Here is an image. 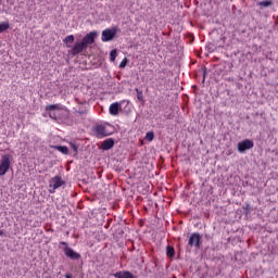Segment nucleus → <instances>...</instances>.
Returning <instances> with one entry per match:
<instances>
[{"instance_id":"obj_1","label":"nucleus","mask_w":278,"mask_h":278,"mask_svg":"<svg viewBox=\"0 0 278 278\" xmlns=\"http://www.w3.org/2000/svg\"><path fill=\"white\" fill-rule=\"evenodd\" d=\"M46 112L52 121H58L60 116V111L62 110V104H48L46 105Z\"/></svg>"},{"instance_id":"obj_2","label":"nucleus","mask_w":278,"mask_h":278,"mask_svg":"<svg viewBox=\"0 0 278 278\" xmlns=\"http://www.w3.org/2000/svg\"><path fill=\"white\" fill-rule=\"evenodd\" d=\"M12 164V155L4 154L0 161V177H3L8 170H10V166Z\"/></svg>"},{"instance_id":"obj_3","label":"nucleus","mask_w":278,"mask_h":278,"mask_svg":"<svg viewBox=\"0 0 278 278\" xmlns=\"http://www.w3.org/2000/svg\"><path fill=\"white\" fill-rule=\"evenodd\" d=\"M60 247H65L63 249L64 255H66L70 260H81V254H79L78 252H75L72 248H68V243H66V241H61L60 242Z\"/></svg>"},{"instance_id":"obj_4","label":"nucleus","mask_w":278,"mask_h":278,"mask_svg":"<svg viewBox=\"0 0 278 278\" xmlns=\"http://www.w3.org/2000/svg\"><path fill=\"white\" fill-rule=\"evenodd\" d=\"M64 184L65 181L62 179V176H54L50 179L49 193L54 194L55 190H58V188H62Z\"/></svg>"},{"instance_id":"obj_5","label":"nucleus","mask_w":278,"mask_h":278,"mask_svg":"<svg viewBox=\"0 0 278 278\" xmlns=\"http://www.w3.org/2000/svg\"><path fill=\"white\" fill-rule=\"evenodd\" d=\"M201 235L198 232H192L188 240V247H195V249H201Z\"/></svg>"},{"instance_id":"obj_6","label":"nucleus","mask_w":278,"mask_h":278,"mask_svg":"<svg viewBox=\"0 0 278 278\" xmlns=\"http://www.w3.org/2000/svg\"><path fill=\"white\" fill-rule=\"evenodd\" d=\"M253 147H255V143H253V140L245 139L238 143L237 149L239 153H244V151H249V149H253Z\"/></svg>"},{"instance_id":"obj_7","label":"nucleus","mask_w":278,"mask_h":278,"mask_svg":"<svg viewBox=\"0 0 278 278\" xmlns=\"http://www.w3.org/2000/svg\"><path fill=\"white\" fill-rule=\"evenodd\" d=\"M114 36H116V29L106 28L102 31L101 40L102 42H110V40H114Z\"/></svg>"},{"instance_id":"obj_8","label":"nucleus","mask_w":278,"mask_h":278,"mask_svg":"<svg viewBox=\"0 0 278 278\" xmlns=\"http://www.w3.org/2000/svg\"><path fill=\"white\" fill-rule=\"evenodd\" d=\"M98 34L97 31H90L85 37H83L81 42L85 43L86 48L88 49V46L94 45V40L97 38Z\"/></svg>"},{"instance_id":"obj_9","label":"nucleus","mask_w":278,"mask_h":278,"mask_svg":"<svg viewBox=\"0 0 278 278\" xmlns=\"http://www.w3.org/2000/svg\"><path fill=\"white\" fill-rule=\"evenodd\" d=\"M86 49H88L84 41H77L74 47L71 50V54L72 55H79V53H83L84 51H86Z\"/></svg>"},{"instance_id":"obj_10","label":"nucleus","mask_w":278,"mask_h":278,"mask_svg":"<svg viewBox=\"0 0 278 278\" xmlns=\"http://www.w3.org/2000/svg\"><path fill=\"white\" fill-rule=\"evenodd\" d=\"M94 131H96L98 138H105V137L110 136V132H108V127H105L103 125L96 126Z\"/></svg>"},{"instance_id":"obj_11","label":"nucleus","mask_w":278,"mask_h":278,"mask_svg":"<svg viewBox=\"0 0 278 278\" xmlns=\"http://www.w3.org/2000/svg\"><path fill=\"white\" fill-rule=\"evenodd\" d=\"M121 111V103L114 102L109 106V114L111 116H118V112Z\"/></svg>"},{"instance_id":"obj_12","label":"nucleus","mask_w":278,"mask_h":278,"mask_svg":"<svg viewBox=\"0 0 278 278\" xmlns=\"http://www.w3.org/2000/svg\"><path fill=\"white\" fill-rule=\"evenodd\" d=\"M114 147V139L113 138H109L104 141H102L100 149H102V151H110V149H112Z\"/></svg>"},{"instance_id":"obj_13","label":"nucleus","mask_w":278,"mask_h":278,"mask_svg":"<svg viewBox=\"0 0 278 278\" xmlns=\"http://www.w3.org/2000/svg\"><path fill=\"white\" fill-rule=\"evenodd\" d=\"M113 277L115 278H134V274H131V271H116L115 274H113Z\"/></svg>"},{"instance_id":"obj_14","label":"nucleus","mask_w":278,"mask_h":278,"mask_svg":"<svg viewBox=\"0 0 278 278\" xmlns=\"http://www.w3.org/2000/svg\"><path fill=\"white\" fill-rule=\"evenodd\" d=\"M64 45H66L67 49H71V45H73L75 42V36L74 35H70L66 36L63 39Z\"/></svg>"},{"instance_id":"obj_15","label":"nucleus","mask_w":278,"mask_h":278,"mask_svg":"<svg viewBox=\"0 0 278 278\" xmlns=\"http://www.w3.org/2000/svg\"><path fill=\"white\" fill-rule=\"evenodd\" d=\"M258 8H270L273 5V0H265L257 2Z\"/></svg>"},{"instance_id":"obj_16","label":"nucleus","mask_w":278,"mask_h":278,"mask_svg":"<svg viewBox=\"0 0 278 278\" xmlns=\"http://www.w3.org/2000/svg\"><path fill=\"white\" fill-rule=\"evenodd\" d=\"M56 151H60V153H63V155H68V147L66 146H56Z\"/></svg>"},{"instance_id":"obj_17","label":"nucleus","mask_w":278,"mask_h":278,"mask_svg":"<svg viewBox=\"0 0 278 278\" xmlns=\"http://www.w3.org/2000/svg\"><path fill=\"white\" fill-rule=\"evenodd\" d=\"M166 255L167 257H175V248H173L172 245H167Z\"/></svg>"},{"instance_id":"obj_18","label":"nucleus","mask_w":278,"mask_h":278,"mask_svg":"<svg viewBox=\"0 0 278 278\" xmlns=\"http://www.w3.org/2000/svg\"><path fill=\"white\" fill-rule=\"evenodd\" d=\"M10 27V22H2L0 23V34H3V31H7V29Z\"/></svg>"},{"instance_id":"obj_19","label":"nucleus","mask_w":278,"mask_h":278,"mask_svg":"<svg viewBox=\"0 0 278 278\" xmlns=\"http://www.w3.org/2000/svg\"><path fill=\"white\" fill-rule=\"evenodd\" d=\"M154 138H155V134L153 131H148L146 134V140H148V142H153Z\"/></svg>"},{"instance_id":"obj_20","label":"nucleus","mask_w":278,"mask_h":278,"mask_svg":"<svg viewBox=\"0 0 278 278\" xmlns=\"http://www.w3.org/2000/svg\"><path fill=\"white\" fill-rule=\"evenodd\" d=\"M116 55H118V52L116 51V49L111 50L110 52L111 62H114L116 60Z\"/></svg>"},{"instance_id":"obj_21","label":"nucleus","mask_w":278,"mask_h":278,"mask_svg":"<svg viewBox=\"0 0 278 278\" xmlns=\"http://www.w3.org/2000/svg\"><path fill=\"white\" fill-rule=\"evenodd\" d=\"M136 92H137L138 101H144V96H143L142 91L136 89Z\"/></svg>"},{"instance_id":"obj_22","label":"nucleus","mask_w":278,"mask_h":278,"mask_svg":"<svg viewBox=\"0 0 278 278\" xmlns=\"http://www.w3.org/2000/svg\"><path fill=\"white\" fill-rule=\"evenodd\" d=\"M125 66H127V59H124V60L119 63V68H125Z\"/></svg>"},{"instance_id":"obj_23","label":"nucleus","mask_w":278,"mask_h":278,"mask_svg":"<svg viewBox=\"0 0 278 278\" xmlns=\"http://www.w3.org/2000/svg\"><path fill=\"white\" fill-rule=\"evenodd\" d=\"M8 237V232L4 231L3 229H0V238H7Z\"/></svg>"},{"instance_id":"obj_24","label":"nucleus","mask_w":278,"mask_h":278,"mask_svg":"<svg viewBox=\"0 0 278 278\" xmlns=\"http://www.w3.org/2000/svg\"><path fill=\"white\" fill-rule=\"evenodd\" d=\"M77 112L78 114H86V108H79Z\"/></svg>"},{"instance_id":"obj_25","label":"nucleus","mask_w":278,"mask_h":278,"mask_svg":"<svg viewBox=\"0 0 278 278\" xmlns=\"http://www.w3.org/2000/svg\"><path fill=\"white\" fill-rule=\"evenodd\" d=\"M71 146H72L73 151H75V153H77L79 148L77 146H75V143H72Z\"/></svg>"},{"instance_id":"obj_26","label":"nucleus","mask_w":278,"mask_h":278,"mask_svg":"<svg viewBox=\"0 0 278 278\" xmlns=\"http://www.w3.org/2000/svg\"><path fill=\"white\" fill-rule=\"evenodd\" d=\"M65 278H72V277H71V275L66 274V275H65Z\"/></svg>"}]
</instances>
